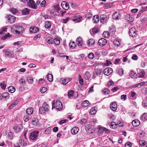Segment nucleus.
Returning <instances> with one entry per match:
<instances>
[{
  "instance_id": "obj_43",
  "label": "nucleus",
  "mask_w": 147,
  "mask_h": 147,
  "mask_svg": "<svg viewBox=\"0 0 147 147\" xmlns=\"http://www.w3.org/2000/svg\"><path fill=\"white\" fill-rule=\"evenodd\" d=\"M103 93L105 95H107L109 94L110 90L107 88H105L102 90Z\"/></svg>"
},
{
  "instance_id": "obj_17",
  "label": "nucleus",
  "mask_w": 147,
  "mask_h": 147,
  "mask_svg": "<svg viewBox=\"0 0 147 147\" xmlns=\"http://www.w3.org/2000/svg\"><path fill=\"white\" fill-rule=\"evenodd\" d=\"M125 18L126 20L130 22H132L134 20V18L129 14L126 15L125 16Z\"/></svg>"
},
{
  "instance_id": "obj_24",
  "label": "nucleus",
  "mask_w": 147,
  "mask_h": 147,
  "mask_svg": "<svg viewBox=\"0 0 147 147\" xmlns=\"http://www.w3.org/2000/svg\"><path fill=\"white\" fill-rule=\"evenodd\" d=\"M76 42L79 46H81L83 43L82 39L80 37H78L76 39Z\"/></svg>"
},
{
  "instance_id": "obj_22",
  "label": "nucleus",
  "mask_w": 147,
  "mask_h": 147,
  "mask_svg": "<svg viewBox=\"0 0 147 147\" xmlns=\"http://www.w3.org/2000/svg\"><path fill=\"white\" fill-rule=\"evenodd\" d=\"M30 10L27 8H24L22 11V13L23 15H27L29 14Z\"/></svg>"
},
{
  "instance_id": "obj_8",
  "label": "nucleus",
  "mask_w": 147,
  "mask_h": 147,
  "mask_svg": "<svg viewBox=\"0 0 147 147\" xmlns=\"http://www.w3.org/2000/svg\"><path fill=\"white\" fill-rule=\"evenodd\" d=\"M61 5L63 9L65 10L68 9L69 7V5L68 3L65 1L62 2Z\"/></svg>"
},
{
  "instance_id": "obj_9",
  "label": "nucleus",
  "mask_w": 147,
  "mask_h": 147,
  "mask_svg": "<svg viewBox=\"0 0 147 147\" xmlns=\"http://www.w3.org/2000/svg\"><path fill=\"white\" fill-rule=\"evenodd\" d=\"M29 7L32 9H36L35 5V3L32 0H30L28 3Z\"/></svg>"
},
{
  "instance_id": "obj_45",
  "label": "nucleus",
  "mask_w": 147,
  "mask_h": 147,
  "mask_svg": "<svg viewBox=\"0 0 147 147\" xmlns=\"http://www.w3.org/2000/svg\"><path fill=\"white\" fill-rule=\"evenodd\" d=\"M110 36V33L108 31H105L103 32V36L104 37L107 38H108Z\"/></svg>"
},
{
  "instance_id": "obj_11",
  "label": "nucleus",
  "mask_w": 147,
  "mask_h": 147,
  "mask_svg": "<svg viewBox=\"0 0 147 147\" xmlns=\"http://www.w3.org/2000/svg\"><path fill=\"white\" fill-rule=\"evenodd\" d=\"M121 15L119 12H116L113 13L112 18L114 20H118L120 18Z\"/></svg>"
},
{
  "instance_id": "obj_21",
  "label": "nucleus",
  "mask_w": 147,
  "mask_h": 147,
  "mask_svg": "<svg viewBox=\"0 0 147 147\" xmlns=\"http://www.w3.org/2000/svg\"><path fill=\"white\" fill-rule=\"evenodd\" d=\"M117 108V105L114 102L111 103V109L113 111L116 110Z\"/></svg>"
},
{
  "instance_id": "obj_44",
  "label": "nucleus",
  "mask_w": 147,
  "mask_h": 147,
  "mask_svg": "<svg viewBox=\"0 0 147 147\" xmlns=\"http://www.w3.org/2000/svg\"><path fill=\"white\" fill-rule=\"evenodd\" d=\"M8 138L11 140H12L13 138V136L11 132L10 131L9 132L7 136Z\"/></svg>"
},
{
  "instance_id": "obj_10",
  "label": "nucleus",
  "mask_w": 147,
  "mask_h": 147,
  "mask_svg": "<svg viewBox=\"0 0 147 147\" xmlns=\"http://www.w3.org/2000/svg\"><path fill=\"white\" fill-rule=\"evenodd\" d=\"M98 42L99 45L102 47L104 46L106 44L107 40L105 38H102L99 40Z\"/></svg>"
},
{
  "instance_id": "obj_59",
  "label": "nucleus",
  "mask_w": 147,
  "mask_h": 147,
  "mask_svg": "<svg viewBox=\"0 0 147 147\" xmlns=\"http://www.w3.org/2000/svg\"><path fill=\"white\" fill-rule=\"evenodd\" d=\"M110 32L114 33L115 31L116 30L114 27L113 26H112L110 28Z\"/></svg>"
},
{
  "instance_id": "obj_1",
  "label": "nucleus",
  "mask_w": 147,
  "mask_h": 147,
  "mask_svg": "<svg viewBox=\"0 0 147 147\" xmlns=\"http://www.w3.org/2000/svg\"><path fill=\"white\" fill-rule=\"evenodd\" d=\"M62 103L59 100H57L55 103H52V109L54 108L57 111H60L62 109Z\"/></svg>"
},
{
  "instance_id": "obj_53",
  "label": "nucleus",
  "mask_w": 147,
  "mask_h": 147,
  "mask_svg": "<svg viewBox=\"0 0 147 147\" xmlns=\"http://www.w3.org/2000/svg\"><path fill=\"white\" fill-rule=\"evenodd\" d=\"M27 80V81L30 84L32 83L33 81V78L31 77H28Z\"/></svg>"
},
{
  "instance_id": "obj_39",
  "label": "nucleus",
  "mask_w": 147,
  "mask_h": 147,
  "mask_svg": "<svg viewBox=\"0 0 147 147\" xmlns=\"http://www.w3.org/2000/svg\"><path fill=\"white\" fill-rule=\"evenodd\" d=\"M99 21V16L96 15L94 16L93 18V21L94 23H97Z\"/></svg>"
},
{
  "instance_id": "obj_23",
  "label": "nucleus",
  "mask_w": 147,
  "mask_h": 147,
  "mask_svg": "<svg viewBox=\"0 0 147 147\" xmlns=\"http://www.w3.org/2000/svg\"><path fill=\"white\" fill-rule=\"evenodd\" d=\"M9 97V93L7 92H4L2 94V100L4 99H8Z\"/></svg>"
},
{
  "instance_id": "obj_25",
  "label": "nucleus",
  "mask_w": 147,
  "mask_h": 147,
  "mask_svg": "<svg viewBox=\"0 0 147 147\" xmlns=\"http://www.w3.org/2000/svg\"><path fill=\"white\" fill-rule=\"evenodd\" d=\"M53 39L50 37H47L46 39L47 42L49 44H53Z\"/></svg>"
},
{
  "instance_id": "obj_12",
  "label": "nucleus",
  "mask_w": 147,
  "mask_h": 147,
  "mask_svg": "<svg viewBox=\"0 0 147 147\" xmlns=\"http://www.w3.org/2000/svg\"><path fill=\"white\" fill-rule=\"evenodd\" d=\"M70 81V79L68 78H62L60 79V82L64 85H66Z\"/></svg>"
},
{
  "instance_id": "obj_49",
  "label": "nucleus",
  "mask_w": 147,
  "mask_h": 147,
  "mask_svg": "<svg viewBox=\"0 0 147 147\" xmlns=\"http://www.w3.org/2000/svg\"><path fill=\"white\" fill-rule=\"evenodd\" d=\"M38 84H43L44 85V84H46L45 80L43 78H40L38 80Z\"/></svg>"
},
{
  "instance_id": "obj_57",
  "label": "nucleus",
  "mask_w": 147,
  "mask_h": 147,
  "mask_svg": "<svg viewBox=\"0 0 147 147\" xmlns=\"http://www.w3.org/2000/svg\"><path fill=\"white\" fill-rule=\"evenodd\" d=\"M80 123L82 125L87 123V121L85 118H82L80 121Z\"/></svg>"
},
{
  "instance_id": "obj_29",
  "label": "nucleus",
  "mask_w": 147,
  "mask_h": 147,
  "mask_svg": "<svg viewBox=\"0 0 147 147\" xmlns=\"http://www.w3.org/2000/svg\"><path fill=\"white\" fill-rule=\"evenodd\" d=\"M47 80L50 82H52L53 80V77L52 75L50 74H48L47 76Z\"/></svg>"
},
{
  "instance_id": "obj_3",
  "label": "nucleus",
  "mask_w": 147,
  "mask_h": 147,
  "mask_svg": "<svg viewBox=\"0 0 147 147\" xmlns=\"http://www.w3.org/2000/svg\"><path fill=\"white\" fill-rule=\"evenodd\" d=\"M109 18V16L106 15L102 14L100 16V19L101 22L106 23Z\"/></svg>"
},
{
  "instance_id": "obj_51",
  "label": "nucleus",
  "mask_w": 147,
  "mask_h": 147,
  "mask_svg": "<svg viewBox=\"0 0 147 147\" xmlns=\"http://www.w3.org/2000/svg\"><path fill=\"white\" fill-rule=\"evenodd\" d=\"M45 109L43 108L42 107H40L39 108V113L41 114H43L45 113L46 111L44 109Z\"/></svg>"
},
{
  "instance_id": "obj_32",
  "label": "nucleus",
  "mask_w": 147,
  "mask_h": 147,
  "mask_svg": "<svg viewBox=\"0 0 147 147\" xmlns=\"http://www.w3.org/2000/svg\"><path fill=\"white\" fill-rule=\"evenodd\" d=\"M53 42L56 45H59L60 43V39L59 38L57 37L53 39Z\"/></svg>"
},
{
  "instance_id": "obj_60",
  "label": "nucleus",
  "mask_w": 147,
  "mask_h": 147,
  "mask_svg": "<svg viewBox=\"0 0 147 147\" xmlns=\"http://www.w3.org/2000/svg\"><path fill=\"white\" fill-rule=\"evenodd\" d=\"M96 112V111L95 110L93 109V108H92L90 110V114L91 115H94L95 114Z\"/></svg>"
},
{
  "instance_id": "obj_35",
  "label": "nucleus",
  "mask_w": 147,
  "mask_h": 147,
  "mask_svg": "<svg viewBox=\"0 0 147 147\" xmlns=\"http://www.w3.org/2000/svg\"><path fill=\"white\" fill-rule=\"evenodd\" d=\"M19 142L20 144V145L22 146H25L27 144L26 143L24 142V140H22L21 138L19 139Z\"/></svg>"
},
{
  "instance_id": "obj_33",
  "label": "nucleus",
  "mask_w": 147,
  "mask_h": 147,
  "mask_svg": "<svg viewBox=\"0 0 147 147\" xmlns=\"http://www.w3.org/2000/svg\"><path fill=\"white\" fill-rule=\"evenodd\" d=\"M95 43V40L93 39H90L87 42V44L89 46L92 45Z\"/></svg>"
},
{
  "instance_id": "obj_4",
  "label": "nucleus",
  "mask_w": 147,
  "mask_h": 147,
  "mask_svg": "<svg viewBox=\"0 0 147 147\" xmlns=\"http://www.w3.org/2000/svg\"><path fill=\"white\" fill-rule=\"evenodd\" d=\"M136 29L134 28H131L129 30V33L130 36L134 37L136 36L137 34Z\"/></svg>"
},
{
  "instance_id": "obj_64",
  "label": "nucleus",
  "mask_w": 147,
  "mask_h": 147,
  "mask_svg": "<svg viewBox=\"0 0 147 147\" xmlns=\"http://www.w3.org/2000/svg\"><path fill=\"white\" fill-rule=\"evenodd\" d=\"M131 143L130 142H128L125 144V147H131Z\"/></svg>"
},
{
  "instance_id": "obj_47",
  "label": "nucleus",
  "mask_w": 147,
  "mask_h": 147,
  "mask_svg": "<svg viewBox=\"0 0 147 147\" xmlns=\"http://www.w3.org/2000/svg\"><path fill=\"white\" fill-rule=\"evenodd\" d=\"M147 113H144L141 117L140 118L143 121H145L147 119Z\"/></svg>"
},
{
  "instance_id": "obj_15",
  "label": "nucleus",
  "mask_w": 147,
  "mask_h": 147,
  "mask_svg": "<svg viewBox=\"0 0 147 147\" xmlns=\"http://www.w3.org/2000/svg\"><path fill=\"white\" fill-rule=\"evenodd\" d=\"M19 101L18 100H16L14 101L8 107V109H11L13 107H15L16 105L18 103Z\"/></svg>"
},
{
  "instance_id": "obj_54",
  "label": "nucleus",
  "mask_w": 147,
  "mask_h": 147,
  "mask_svg": "<svg viewBox=\"0 0 147 147\" xmlns=\"http://www.w3.org/2000/svg\"><path fill=\"white\" fill-rule=\"evenodd\" d=\"M10 34L9 33L7 34H5L4 36L2 37L1 39L3 40H5L7 38H9L10 37Z\"/></svg>"
},
{
  "instance_id": "obj_20",
  "label": "nucleus",
  "mask_w": 147,
  "mask_h": 147,
  "mask_svg": "<svg viewBox=\"0 0 147 147\" xmlns=\"http://www.w3.org/2000/svg\"><path fill=\"white\" fill-rule=\"evenodd\" d=\"M92 126L90 125H87L85 126L86 131L88 133H91Z\"/></svg>"
},
{
  "instance_id": "obj_5",
  "label": "nucleus",
  "mask_w": 147,
  "mask_h": 147,
  "mask_svg": "<svg viewBox=\"0 0 147 147\" xmlns=\"http://www.w3.org/2000/svg\"><path fill=\"white\" fill-rule=\"evenodd\" d=\"M113 72L112 69L110 67L106 68L103 71L104 74L106 76H109Z\"/></svg>"
},
{
  "instance_id": "obj_26",
  "label": "nucleus",
  "mask_w": 147,
  "mask_h": 147,
  "mask_svg": "<svg viewBox=\"0 0 147 147\" xmlns=\"http://www.w3.org/2000/svg\"><path fill=\"white\" fill-rule=\"evenodd\" d=\"M8 91L11 93H13L15 91V88L12 86H10L8 88Z\"/></svg>"
},
{
  "instance_id": "obj_18",
  "label": "nucleus",
  "mask_w": 147,
  "mask_h": 147,
  "mask_svg": "<svg viewBox=\"0 0 147 147\" xmlns=\"http://www.w3.org/2000/svg\"><path fill=\"white\" fill-rule=\"evenodd\" d=\"M79 131L78 128L76 127H74L72 128L71 130V132L73 134H77Z\"/></svg>"
},
{
  "instance_id": "obj_61",
  "label": "nucleus",
  "mask_w": 147,
  "mask_h": 147,
  "mask_svg": "<svg viewBox=\"0 0 147 147\" xmlns=\"http://www.w3.org/2000/svg\"><path fill=\"white\" fill-rule=\"evenodd\" d=\"M112 63L111 62L107 60L104 63V65L107 66H109Z\"/></svg>"
},
{
  "instance_id": "obj_48",
  "label": "nucleus",
  "mask_w": 147,
  "mask_h": 147,
  "mask_svg": "<svg viewBox=\"0 0 147 147\" xmlns=\"http://www.w3.org/2000/svg\"><path fill=\"white\" fill-rule=\"evenodd\" d=\"M69 18L68 17H67L65 19H62L61 20V21L63 23H66L69 20Z\"/></svg>"
},
{
  "instance_id": "obj_14",
  "label": "nucleus",
  "mask_w": 147,
  "mask_h": 147,
  "mask_svg": "<svg viewBox=\"0 0 147 147\" xmlns=\"http://www.w3.org/2000/svg\"><path fill=\"white\" fill-rule=\"evenodd\" d=\"M22 128V126L21 125L15 126L13 128V129L16 131V133H18L21 131Z\"/></svg>"
},
{
  "instance_id": "obj_50",
  "label": "nucleus",
  "mask_w": 147,
  "mask_h": 147,
  "mask_svg": "<svg viewBox=\"0 0 147 147\" xmlns=\"http://www.w3.org/2000/svg\"><path fill=\"white\" fill-rule=\"evenodd\" d=\"M111 124H113L114 126L115 127V128H116V127H117V124L118 125H119V126H120L121 127L123 126L122 123H121L120 122H119V123H117V124L115 122L113 121L111 122Z\"/></svg>"
},
{
  "instance_id": "obj_40",
  "label": "nucleus",
  "mask_w": 147,
  "mask_h": 147,
  "mask_svg": "<svg viewBox=\"0 0 147 147\" xmlns=\"http://www.w3.org/2000/svg\"><path fill=\"white\" fill-rule=\"evenodd\" d=\"M114 45L117 47H119L120 44V42L119 40H118L117 39H115L113 42Z\"/></svg>"
},
{
  "instance_id": "obj_30",
  "label": "nucleus",
  "mask_w": 147,
  "mask_h": 147,
  "mask_svg": "<svg viewBox=\"0 0 147 147\" xmlns=\"http://www.w3.org/2000/svg\"><path fill=\"white\" fill-rule=\"evenodd\" d=\"M29 30L30 32L32 33H37V27H30L29 29Z\"/></svg>"
},
{
  "instance_id": "obj_38",
  "label": "nucleus",
  "mask_w": 147,
  "mask_h": 147,
  "mask_svg": "<svg viewBox=\"0 0 147 147\" xmlns=\"http://www.w3.org/2000/svg\"><path fill=\"white\" fill-rule=\"evenodd\" d=\"M129 76L131 77L132 78H137V74L135 72H134L133 71H131L130 72Z\"/></svg>"
},
{
  "instance_id": "obj_41",
  "label": "nucleus",
  "mask_w": 147,
  "mask_h": 147,
  "mask_svg": "<svg viewBox=\"0 0 147 147\" xmlns=\"http://www.w3.org/2000/svg\"><path fill=\"white\" fill-rule=\"evenodd\" d=\"M74 91L73 90H70L68 92V96L69 98H70L74 96Z\"/></svg>"
},
{
  "instance_id": "obj_16",
  "label": "nucleus",
  "mask_w": 147,
  "mask_h": 147,
  "mask_svg": "<svg viewBox=\"0 0 147 147\" xmlns=\"http://www.w3.org/2000/svg\"><path fill=\"white\" fill-rule=\"evenodd\" d=\"M13 52L12 51H6L5 52V56L9 58H11L13 57Z\"/></svg>"
},
{
  "instance_id": "obj_31",
  "label": "nucleus",
  "mask_w": 147,
  "mask_h": 147,
  "mask_svg": "<svg viewBox=\"0 0 147 147\" xmlns=\"http://www.w3.org/2000/svg\"><path fill=\"white\" fill-rule=\"evenodd\" d=\"M14 27L16 30H20V31H23V30H24V27L21 26L15 25L14 26Z\"/></svg>"
},
{
  "instance_id": "obj_6",
  "label": "nucleus",
  "mask_w": 147,
  "mask_h": 147,
  "mask_svg": "<svg viewBox=\"0 0 147 147\" xmlns=\"http://www.w3.org/2000/svg\"><path fill=\"white\" fill-rule=\"evenodd\" d=\"M37 138V131L35 130L32 132L29 138L30 140H34Z\"/></svg>"
},
{
  "instance_id": "obj_13",
  "label": "nucleus",
  "mask_w": 147,
  "mask_h": 147,
  "mask_svg": "<svg viewBox=\"0 0 147 147\" xmlns=\"http://www.w3.org/2000/svg\"><path fill=\"white\" fill-rule=\"evenodd\" d=\"M101 73V71L100 69L95 70L94 71L93 73V78H94L96 77V76L100 75Z\"/></svg>"
},
{
  "instance_id": "obj_2",
  "label": "nucleus",
  "mask_w": 147,
  "mask_h": 147,
  "mask_svg": "<svg viewBox=\"0 0 147 147\" xmlns=\"http://www.w3.org/2000/svg\"><path fill=\"white\" fill-rule=\"evenodd\" d=\"M72 18L73 21L76 23L80 22L82 20V16L78 14H75L73 16Z\"/></svg>"
},
{
  "instance_id": "obj_34",
  "label": "nucleus",
  "mask_w": 147,
  "mask_h": 147,
  "mask_svg": "<svg viewBox=\"0 0 147 147\" xmlns=\"http://www.w3.org/2000/svg\"><path fill=\"white\" fill-rule=\"evenodd\" d=\"M106 131L107 133L109 131L106 128L104 127H100L98 131L99 133H103L104 131Z\"/></svg>"
},
{
  "instance_id": "obj_56",
  "label": "nucleus",
  "mask_w": 147,
  "mask_h": 147,
  "mask_svg": "<svg viewBox=\"0 0 147 147\" xmlns=\"http://www.w3.org/2000/svg\"><path fill=\"white\" fill-rule=\"evenodd\" d=\"M47 90V88L46 87H42L40 88V91L42 93H44Z\"/></svg>"
},
{
  "instance_id": "obj_55",
  "label": "nucleus",
  "mask_w": 147,
  "mask_h": 147,
  "mask_svg": "<svg viewBox=\"0 0 147 147\" xmlns=\"http://www.w3.org/2000/svg\"><path fill=\"white\" fill-rule=\"evenodd\" d=\"M94 57V54L92 53H89L88 55V57L90 59H93Z\"/></svg>"
},
{
  "instance_id": "obj_28",
  "label": "nucleus",
  "mask_w": 147,
  "mask_h": 147,
  "mask_svg": "<svg viewBox=\"0 0 147 147\" xmlns=\"http://www.w3.org/2000/svg\"><path fill=\"white\" fill-rule=\"evenodd\" d=\"M33 109L31 107H30L27 109L26 110V113L28 115H30L33 113Z\"/></svg>"
},
{
  "instance_id": "obj_58",
  "label": "nucleus",
  "mask_w": 147,
  "mask_h": 147,
  "mask_svg": "<svg viewBox=\"0 0 147 147\" xmlns=\"http://www.w3.org/2000/svg\"><path fill=\"white\" fill-rule=\"evenodd\" d=\"M78 79L80 84L81 85H83L84 83L83 81V80L81 76L79 75L78 77Z\"/></svg>"
},
{
  "instance_id": "obj_62",
  "label": "nucleus",
  "mask_w": 147,
  "mask_h": 147,
  "mask_svg": "<svg viewBox=\"0 0 147 147\" xmlns=\"http://www.w3.org/2000/svg\"><path fill=\"white\" fill-rule=\"evenodd\" d=\"M22 31H20V30L16 29L14 34H21V33Z\"/></svg>"
},
{
  "instance_id": "obj_42",
  "label": "nucleus",
  "mask_w": 147,
  "mask_h": 147,
  "mask_svg": "<svg viewBox=\"0 0 147 147\" xmlns=\"http://www.w3.org/2000/svg\"><path fill=\"white\" fill-rule=\"evenodd\" d=\"M42 107L45 109L46 111H48L49 110V108L48 105L46 103H44Z\"/></svg>"
},
{
  "instance_id": "obj_37",
  "label": "nucleus",
  "mask_w": 147,
  "mask_h": 147,
  "mask_svg": "<svg viewBox=\"0 0 147 147\" xmlns=\"http://www.w3.org/2000/svg\"><path fill=\"white\" fill-rule=\"evenodd\" d=\"M91 76L90 73L88 72H86L84 74V76L86 80H88Z\"/></svg>"
},
{
  "instance_id": "obj_63",
  "label": "nucleus",
  "mask_w": 147,
  "mask_h": 147,
  "mask_svg": "<svg viewBox=\"0 0 147 147\" xmlns=\"http://www.w3.org/2000/svg\"><path fill=\"white\" fill-rule=\"evenodd\" d=\"M142 106L144 107H147V100L143 101L142 102Z\"/></svg>"
},
{
  "instance_id": "obj_27",
  "label": "nucleus",
  "mask_w": 147,
  "mask_h": 147,
  "mask_svg": "<svg viewBox=\"0 0 147 147\" xmlns=\"http://www.w3.org/2000/svg\"><path fill=\"white\" fill-rule=\"evenodd\" d=\"M51 22L49 21H47L45 22V26L46 28H50L51 27Z\"/></svg>"
},
{
  "instance_id": "obj_52",
  "label": "nucleus",
  "mask_w": 147,
  "mask_h": 147,
  "mask_svg": "<svg viewBox=\"0 0 147 147\" xmlns=\"http://www.w3.org/2000/svg\"><path fill=\"white\" fill-rule=\"evenodd\" d=\"M0 86L1 88L3 89H5L6 87V84L5 81H3L1 83Z\"/></svg>"
},
{
  "instance_id": "obj_19",
  "label": "nucleus",
  "mask_w": 147,
  "mask_h": 147,
  "mask_svg": "<svg viewBox=\"0 0 147 147\" xmlns=\"http://www.w3.org/2000/svg\"><path fill=\"white\" fill-rule=\"evenodd\" d=\"M140 122L138 119H135L133 120L132 122V125L134 127H137L139 125Z\"/></svg>"
},
{
  "instance_id": "obj_46",
  "label": "nucleus",
  "mask_w": 147,
  "mask_h": 147,
  "mask_svg": "<svg viewBox=\"0 0 147 147\" xmlns=\"http://www.w3.org/2000/svg\"><path fill=\"white\" fill-rule=\"evenodd\" d=\"M69 46L70 48L73 49L76 47V44L74 42H70L69 43Z\"/></svg>"
},
{
  "instance_id": "obj_36",
  "label": "nucleus",
  "mask_w": 147,
  "mask_h": 147,
  "mask_svg": "<svg viewBox=\"0 0 147 147\" xmlns=\"http://www.w3.org/2000/svg\"><path fill=\"white\" fill-rule=\"evenodd\" d=\"M90 105L89 102L86 100L84 101L82 104V106L86 107L89 106Z\"/></svg>"
},
{
  "instance_id": "obj_7",
  "label": "nucleus",
  "mask_w": 147,
  "mask_h": 147,
  "mask_svg": "<svg viewBox=\"0 0 147 147\" xmlns=\"http://www.w3.org/2000/svg\"><path fill=\"white\" fill-rule=\"evenodd\" d=\"M8 22L10 23H13L16 20V17L11 15H9L8 16Z\"/></svg>"
}]
</instances>
